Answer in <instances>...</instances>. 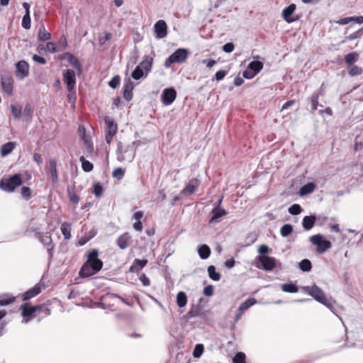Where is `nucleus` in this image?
I'll list each match as a JSON object with an SVG mask.
<instances>
[{
  "label": "nucleus",
  "mask_w": 363,
  "mask_h": 363,
  "mask_svg": "<svg viewBox=\"0 0 363 363\" xmlns=\"http://www.w3.org/2000/svg\"><path fill=\"white\" fill-rule=\"evenodd\" d=\"M61 232L66 240H69L71 238V226L67 223H64L60 227Z\"/></svg>",
  "instance_id": "nucleus-36"
},
{
  "label": "nucleus",
  "mask_w": 363,
  "mask_h": 363,
  "mask_svg": "<svg viewBox=\"0 0 363 363\" xmlns=\"http://www.w3.org/2000/svg\"><path fill=\"white\" fill-rule=\"evenodd\" d=\"M22 27L25 29H29L30 28V16L24 15L21 22Z\"/></svg>",
  "instance_id": "nucleus-53"
},
{
  "label": "nucleus",
  "mask_w": 363,
  "mask_h": 363,
  "mask_svg": "<svg viewBox=\"0 0 363 363\" xmlns=\"http://www.w3.org/2000/svg\"><path fill=\"white\" fill-rule=\"evenodd\" d=\"M250 70H252L255 75H257L263 68V63L260 61L254 60L249 63L247 67Z\"/></svg>",
  "instance_id": "nucleus-29"
},
{
  "label": "nucleus",
  "mask_w": 363,
  "mask_h": 363,
  "mask_svg": "<svg viewBox=\"0 0 363 363\" xmlns=\"http://www.w3.org/2000/svg\"><path fill=\"white\" fill-rule=\"evenodd\" d=\"M62 59L67 60V62L77 71L81 72L82 66L77 57L69 52L63 54Z\"/></svg>",
  "instance_id": "nucleus-16"
},
{
  "label": "nucleus",
  "mask_w": 363,
  "mask_h": 363,
  "mask_svg": "<svg viewBox=\"0 0 363 363\" xmlns=\"http://www.w3.org/2000/svg\"><path fill=\"white\" fill-rule=\"evenodd\" d=\"M112 37L111 33H105L104 36L99 37V42L100 45H104L106 43V42L108 41Z\"/></svg>",
  "instance_id": "nucleus-55"
},
{
  "label": "nucleus",
  "mask_w": 363,
  "mask_h": 363,
  "mask_svg": "<svg viewBox=\"0 0 363 363\" xmlns=\"http://www.w3.org/2000/svg\"><path fill=\"white\" fill-rule=\"evenodd\" d=\"M125 174V169L121 167H118L115 169L112 172V176L113 178H116L118 179H121Z\"/></svg>",
  "instance_id": "nucleus-49"
},
{
  "label": "nucleus",
  "mask_w": 363,
  "mask_h": 363,
  "mask_svg": "<svg viewBox=\"0 0 363 363\" xmlns=\"http://www.w3.org/2000/svg\"><path fill=\"white\" fill-rule=\"evenodd\" d=\"M153 59L150 56H145L143 62L139 65L143 70L145 72V75L151 70Z\"/></svg>",
  "instance_id": "nucleus-25"
},
{
  "label": "nucleus",
  "mask_w": 363,
  "mask_h": 363,
  "mask_svg": "<svg viewBox=\"0 0 363 363\" xmlns=\"http://www.w3.org/2000/svg\"><path fill=\"white\" fill-rule=\"evenodd\" d=\"M79 160L82 162V168L83 171H84L85 172H89L93 169L94 166L92 163L85 160L84 156H81Z\"/></svg>",
  "instance_id": "nucleus-37"
},
{
  "label": "nucleus",
  "mask_w": 363,
  "mask_h": 363,
  "mask_svg": "<svg viewBox=\"0 0 363 363\" xmlns=\"http://www.w3.org/2000/svg\"><path fill=\"white\" fill-rule=\"evenodd\" d=\"M15 147V142H8L2 145L0 150L1 156L6 157L8 155H9L13 151Z\"/></svg>",
  "instance_id": "nucleus-24"
},
{
  "label": "nucleus",
  "mask_w": 363,
  "mask_h": 363,
  "mask_svg": "<svg viewBox=\"0 0 363 363\" xmlns=\"http://www.w3.org/2000/svg\"><path fill=\"white\" fill-rule=\"evenodd\" d=\"M303 290L317 301L326 306L329 308H332L331 300L327 298L323 291L316 285L304 286Z\"/></svg>",
  "instance_id": "nucleus-2"
},
{
  "label": "nucleus",
  "mask_w": 363,
  "mask_h": 363,
  "mask_svg": "<svg viewBox=\"0 0 363 363\" xmlns=\"http://www.w3.org/2000/svg\"><path fill=\"white\" fill-rule=\"evenodd\" d=\"M203 294L206 296H211L213 294V288L211 285L205 286L203 289Z\"/></svg>",
  "instance_id": "nucleus-60"
},
{
  "label": "nucleus",
  "mask_w": 363,
  "mask_h": 363,
  "mask_svg": "<svg viewBox=\"0 0 363 363\" xmlns=\"http://www.w3.org/2000/svg\"><path fill=\"white\" fill-rule=\"evenodd\" d=\"M199 313L198 309L196 308L192 307L190 311L187 313V317L189 318H191L196 317Z\"/></svg>",
  "instance_id": "nucleus-64"
},
{
  "label": "nucleus",
  "mask_w": 363,
  "mask_h": 363,
  "mask_svg": "<svg viewBox=\"0 0 363 363\" xmlns=\"http://www.w3.org/2000/svg\"><path fill=\"white\" fill-rule=\"evenodd\" d=\"M139 280L141 281L143 286H148L150 285V281L149 278L145 274H143L140 276Z\"/></svg>",
  "instance_id": "nucleus-57"
},
{
  "label": "nucleus",
  "mask_w": 363,
  "mask_h": 363,
  "mask_svg": "<svg viewBox=\"0 0 363 363\" xmlns=\"http://www.w3.org/2000/svg\"><path fill=\"white\" fill-rule=\"evenodd\" d=\"M242 76L244 78L247 79H251L256 75L252 72V70H250L247 67V69L242 72Z\"/></svg>",
  "instance_id": "nucleus-56"
},
{
  "label": "nucleus",
  "mask_w": 363,
  "mask_h": 363,
  "mask_svg": "<svg viewBox=\"0 0 363 363\" xmlns=\"http://www.w3.org/2000/svg\"><path fill=\"white\" fill-rule=\"evenodd\" d=\"M189 51L185 48H179L175 50L164 62V66L169 68L174 63H183L186 61Z\"/></svg>",
  "instance_id": "nucleus-4"
},
{
  "label": "nucleus",
  "mask_w": 363,
  "mask_h": 363,
  "mask_svg": "<svg viewBox=\"0 0 363 363\" xmlns=\"http://www.w3.org/2000/svg\"><path fill=\"white\" fill-rule=\"evenodd\" d=\"M226 74H227V72L225 71H223V70L218 71L215 74V79L217 81H220L225 77Z\"/></svg>",
  "instance_id": "nucleus-61"
},
{
  "label": "nucleus",
  "mask_w": 363,
  "mask_h": 363,
  "mask_svg": "<svg viewBox=\"0 0 363 363\" xmlns=\"http://www.w3.org/2000/svg\"><path fill=\"white\" fill-rule=\"evenodd\" d=\"M363 72V69L355 65L349 66L348 74L351 77L360 75Z\"/></svg>",
  "instance_id": "nucleus-38"
},
{
  "label": "nucleus",
  "mask_w": 363,
  "mask_h": 363,
  "mask_svg": "<svg viewBox=\"0 0 363 363\" xmlns=\"http://www.w3.org/2000/svg\"><path fill=\"white\" fill-rule=\"evenodd\" d=\"M227 214V211L218 206H215L212 210V216L211 218L210 222L218 221V220L225 216Z\"/></svg>",
  "instance_id": "nucleus-20"
},
{
  "label": "nucleus",
  "mask_w": 363,
  "mask_h": 363,
  "mask_svg": "<svg viewBox=\"0 0 363 363\" xmlns=\"http://www.w3.org/2000/svg\"><path fill=\"white\" fill-rule=\"evenodd\" d=\"M257 303V300L254 298H250L247 299L245 302L242 303L239 308L238 311H240L241 313H244L245 311H247L250 307Z\"/></svg>",
  "instance_id": "nucleus-31"
},
{
  "label": "nucleus",
  "mask_w": 363,
  "mask_h": 363,
  "mask_svg": "<svg viewBox=\"0 0 363 363\" xmlns=\"http://www.w3.org/2000/svg\"><path fill=\"white\" fill-rule=\"evenodd\" d=\"M93 193L96 197L101 196L103 192V187L100 183H96L93 186Z\"/></svg>",
  "instance_id": "nucleus-52"
},
{
  "label": "nucleus",
  "mask_w": 363,
  "mask_h": 363,
  "mask_svg": "<svg viewBox=\"0 0 363 363\" xmlns=\"http://www.w3.org/2000/svg\"><path fill=\"white\" fill-rule=\"evenodd\" d=\"M41 291V288L39 284L34 286L33 288L30 289L27 291H26L23 295V300H28L33 297L36 296Z\"/></svg>",
  "instance_id": "nucleus-19"
},
{
  "label": "nucleus",
  "mask_w": 363,
  "mask_h": 363,
  "mask_svg": "<svg viewBox=\"0 0 363 363\" xmlns=\"http://www.w3.org/2000/svg\"><path fill=\"white\" fill-rule=\"evenodd\" d=\"M187 296L184 291H179L177 295V304L179 308H183L186 305Z\"/></svg>",
  "instance_id": "nucleus-32"
},
{
  "label": "nucleus",
  "mask_w": 363,
  "mask_h": 363,
  "mask_svg": "<svg viewBox=\"0 0 363 363\" xmlns=\"http://www.w3.org/2000/svg\"><path fill=\"white\" fill-rule=\"evenodd\" d=\"M315 217L314 216H306L303 218L302 221L303 227L305 230H311L315 223Z\"/></svg>",
  "instance_id": "nucleus-26"
},
{
  "label": "nucleus",
  "mask_w": 363,
  "mask_h": 363,
  "mask_svg": "<svg viewBox=\"0 0 363 363\" xmlns=\"http://www.w3.org/2000/svg\"><path fill=\"white\" fill-rule=\"evenodd\" d=\"M233 363H245V354L242 352L235 354L233 359Z\"/></svg>",
  "instance_id": "nucleus-48"
},
{
  "label": "nucleus",
  "mask_w": 363,
  "mask_h": 363,
  "mask_svg": "<svg viewBox=\"0 0 363 363\" xmlns=\"http://www.w3.org/2000/svg\"><path fill=\"white\" fill-rule=\"evenodd\" d=\"M147 264V259H135L134 263L130 266V271L132 272L141 270Z\"/></svg>",
  "instance_id": "nucleus-22"
},
{
  "label": "nucleus",
  "mask_w": 363,
  "mask_h": 363,
  "mask_svg": "<svg viewBox=\"0 0 363 363\" xmlns=\"http://www.w3.org/2000/svg\"><path fill=\"white\" fill-rule=\"evenodd\" d=\"M21 195L23 199L28 200L30 198V189L28 186H23L21 188Z\"/></svg>",
  "instance_id": "nucleus-54"
},
{
  "label": "nucleus",
  "mask_w": 363,
  "mask_h": 363,
  "mask_svg": "<svg viewBox=\"0 0 363 363\" xmlns=\"http://www.w3.org/2000/svg\"><path fill=\"white\" fill-rule=\"evenodd\" d=\"M234 48L233 43H227L223 46V50L225 52L230 53L233 51Z\"/></svg>",
  "instance_id": "nucleus-58"
},
{
  "label": "nucleus",
  "mask_w": 363,
  "mask_h": 363,
  "mask_svg": "<svg viewBox=\"0 0 363 363\" xmlns=\"http://www.w3.org/2000/svg\"><path fill=\"white\" fill-rule=\"evenodd\" d=\"M281 288L283 291L287 293H296L298 291V286L294 283L283 284Z\"/></svg>",
  "instance_id": "nucleus-33"
},
{
  "label": "nucleus",
  "mask_w": 363,
  "mask_h": 363,
  "mask_svg": "<svg viewBox=\"0 0 363 363\" xmlns=\"http://www.w3.org/2000/svg\"><path fill=\"white\" fill-rule=\"evenodd\" d=\"M16 76L17 78L23 79L29 74V65L25 60L18 61L16 64Z\"/></svg>",
  "instance_id": "nucleus-9"
},
{
  "label": "nucleus",
  "mask_w": 363,
  "mask_h": 363,
  "mask_svg": "<svg viewBox=\"0 0 363 363\" xmlns=\"http://www.w3.org/2000/svg\"><path fill=\"white\" fill-rule=\"evenodd\" d=\"M257 260L262 264V268L266 271H272L276 266V259L272 257L262 255L257 257Z\"/></svg>",
  "instance_id": "nucleus-10"
},
{
  "label": "nucleus",
  "mask_w": 363,
  "mask_h": 363,
  "mask_svg": "<svg viewBox=\"0 0 363 363\" xmlns=\"http://www.w3.org/2000/svg\"><path fill=\"white\" fill-rule=\"evenodd\" d=\"M133 88H134L133 82L130 79H128L124 84V85L123 86V90H128V91H132Z\"/></svg>",
  "instance_id": "nucleus-59"
},
{
  "label": "nucleus",
  "mask_w": 363,
  "mask_h": 363,
  "mask_svg": "<svg viewBox=\"0 0 363 363\" xmlns=\"http://www.w3.org/2000/svg\"><path fill=\"white\" fill-rule=\"evenodd\" d=\"M22 179L19 174H16L9 179H2L0 181V189L6 192H13L15 189L21 185Z\"/></svg>",
  "instance_id": "nucleus-3"
},
{
  "label": "nucleus",
  "mask_w": 363,
  "mask_h": 363,
  "mask_svg": "<svg viewBox=\"0 0 363 363\" xmlns=\"http://www.w3.org/2000/svg\"><path fill=\"white\" fill-rule=\"evenodd\" d=\"M131 76L134 79L138 80L145 76V72L143 70L140 65H138L133 71Z\"/></svg>",
  "instance_id": "nucleus-39"
},
{
  "label": "nucleus",
  "mask_w": 363,
  "mask_h": 363,
  "mask_svg": "<svg viewBox=\"0 0 363 363\" xmlns=\"http://www.w3.org/2000/svg\"><path fill=\"white\" fill-rule=\"evenodd\" d=\"M154 30L156 38L161 39L166 37L167 34V26L164 21L159 20L154 25Z\"/></svg>",
  "instance_id": "nucleus-11"
},
{
  "label": "nucleus",
  "mask_w": 363,
  "mask_h": 363,
  "mask_svg": "<svg viewBox=\"0 0 363 363\" xmlns=\"http://www.w3.org/2000/svg\"><path fill=\"white\" fill-rule=\"evenodd\" d=\"M288 211L290 214L296 216L301 213L302 208L299 204L294 203L289 208Z\"/></svg>",
  "instance_id": "nucleus-45"
},
{
  "label": "nucleus",
  "mask_w": 363,
  "mask_h": 363,
  "mask_svg": "<svg viewBox=\"0 0 363 363\" xmlns=\"http://www.w3.org/2000/svg\"><path fill=\"white\" fill-rule=\"evenodd\" d=\"M120 82H121V77L118 75H116L108 82V85L112 89H116L118 86Z\"/></svg>",
  "instance_id": "nucleus-51"
},
{
  "label": "nucleus",
  "mask_w": 363,
  "mask_h": 363,
  "mask_svg": "<svg viewBox=\"0 0 363 363\" xmlns=\"http://www.w3.org/2000/svg\"><path fill=\"white\" fill-rule=\"evenodd\" d=\"M32 58L35 62H38L41 65H45L46 63L45 59L38 55H33Z\"/></svg>",
  "instance_id": "nucleus-62"
},
{
  "label": "nucleus",
  "mask_w": 363,
  "mask_h": 363,
  "mask_svg": "<svg viewBox=\"0 0 363 363\" xmlns=\"http://www.w3.org/2000/svg\"><path fill=\"white\" fill-rule=\"evenodd\" d=\"M296 9V5L291 4L282 11V17L287 23H292L296 21L291 16Z\"/></svg>",
  "instance_id": "nucleus-14"
},
{
  "label": "nucleus",
  "mask_w": 363,
  "mask_h": 363,
  "mask_svg": "<svg viewBox=\"0 0 363 363\" xmlns=\"http://www.w3.org/2000/svg\"><path fill=\"white\" fill-rule=\"evenodd\" d=\"M1 86L3 91L8 95H12L13 89V81L11 77L3 78L1 80Z\"/></svg>",
  "instance_id": "nucleus-17"
},
{
  "label": "nucleus",
  "mask_w": 363,
  "mask_h": 363,
  "mask_svg": "<svg viewBox=\"0 0 363 363\" xmlns=\"http://www.w3.org/2000/svg\"><path fill=\"white\" fill-rule=\"evenodd\" d=\"M199 181L196 179H191L186 184L185 188L182 190V193L184 194H192L196 188L199 186Z\"/></svg>",
  "instance_id": "nucleus-18"
},
{
  "label": "nucleus",
  "mask_w": 363,
  "mask_h": 363,
  "mask_svg": "<svg viewBox=\"0 0 363 363\" xmlns=\"http://www.w3.org/2000/svg\"><path fill=\"white\" fill-rule=\"evenodd\" d=\"M315 189V184L313 182H308L302 186L299 190L301 196H306L312 193Z\"/></svg>",
  "instance_id": "nucleus-27"
},
{
  "label": "nucleus",
  "mask_w": 363,
  "mask_h": 363,
  "mask_svg": "<svg viewBox=\"0 0 363 363\" xmlns=\"http://www.w3.org/2000/svg\"><path fill=\"white\" fill-rule=\"evenodd\" d=\"M46 48L51 53H54L57 51L56 45L52 42L48 43Z\"/></svg>",
  "instance_id": "nucleus-63"
},
{
  "label": "nucleus",
  "mask_w": 363,
  "mask_h": 363,
  "mask_svg": "<svg viewBox=\"0 0 363 363\" xmlns=\"http://www.w3.org/2000/svg\"><path fill=\"white\" fill-rule=\"evenodd\" d=\"M51 38V34L45 30L44 24H40L38 30V39L41 41H46Z\"/></svg>",
  "instance_id": "nucleus-30"
},
{
  "label": "nucleus",
  "mask_w": 363,
  "mask_h": 363,
  "mask_svg": "<svg viewBox=\"0 0 363 363\" xmlns=\"http://www.w3.org/2000/svg\"><path fill=\"white\" fill-rule=\"evenodd\" d=\"M68 196L70 201L75 205H77L79 201L78 196L76 194L73 189H68L67 190Z\"/></svg>",
  "instance_id": "nucleus-47"
},
{
  "label": "nucleus",
  "mask_w": 363,
  "mask_h": 363,
  "mask_svg": "<svg viewBox=\"0 0 363 363\" xmlns=\"http://www.w3.org/2000/svg\"><path fill=\"white\" fill-rule=\"evenodd\" d=\"M311 243L316 247V252L322 254L331 247V242L323 238V235L317 234L309 238Z\"/></svg>",
  "instance_id": "nucleus-6"
},
{
  "label": "nucleus",
  "mask_w": 363,
  "mask_h": 363,
  "mask_svg": "<svg viewBox=\"0 0 363 363\" xmlns=\"http://www.w3.org/2000/svg\"><path fill=\"white\" fill-rule=\"evenodd\" d=\"M104 122L106 124V142L110 145L113 136L117 133L118 127L115 121L109 117H106Z\"/></svg>",
  "instance_id": "nucleus-7"
},
{
  "label": "nucleus",
  "mask_w": 363,
  "mask_h": 363,
  "mask_svg": "<svg viewBox=\"0 0 363 363\" xmlns=\"http://www.w3.org/2000/svg\"><path fill=\"white\" fill-rule=\"evenodd\" d=\"M362 29H359V30L352 33L350 35L347 36L345 38V39L342 41V43H345L348 40H353L354 39L359 38L362 36Z\"/></svg>",
  "instance_id": "nucleus-44"
},
{
  "label": "nucleus",
  "mask_w": 363,
  "mask_h": 363,
  "mask_svg": "<svg viewBox=\"0 0 363 363\" xmlns=\"http://www.w3.org/2000/svg\"><path fill=\"white\" fill-rule=\"evenodd\" d=\"M204 347L202 344L196 345L194 350L193 351V356L195 358H199L201 356L203 352Z\"/></svg>",
  "instance_id": "nucleus-46"
},
{
  "label": "nucleus",
  "mask_w": 363,
  "mask_h": 363,
  "mask_svg": "<svg viewBox=\"0 0 363 363\" xmlns=\"http://www.w3.org/2000/svg\"><path fill=\"white\" fill-rule=\"evenodd\" d=\"M63 80L67 85V91L72 92L76 84L74 71L70 69H67L63 74Z\"/></svg>",
  "instance_id": "nucleus-8"
},
{
  "label": "nucleus",
  "mask_w": 363,
  "mask_h": 363,
  "mask_svg": "<svg viewBox=\"0 0 363 363\" xmlns=\"http://www.w3.org/2000/svg\"><path fill=\"white\" fill-rule=\"evenodd\" d=\"M117 245L119 248L124 250L126 249L132 242L130 235L128 233H123L117 239Z\"/></svg>",
  "instance_id": "nucleus-15"
},
{
  "label": "nucleus",
  "mask_w": 363,
  "mask_h": 363,
  "mask_svg": "<svg viewBox=\"0 0 363 363\" xmlns=\"http://www.w3.org/2000/svg\"><path fill=\"white\" fill-rule=\"evenodd\" d=\"M359 54L356 52H352L347 54L345 56V61L346 64L349 66L352 65L354 62H356L358 59Z\"/></svg>",
  "instance_id": "nucleus-34"
},
{
  "label": "nucleus",
  "mask_w": 363,
  "mask_h": 363,
  "mask_svg": "<svg viewBox=\"0 0 363 363\" xmlns=\"http://www.w3.org/2000/svg\"><path fill=\"white\" fill-rule=\"evenodd\" d=\"M50 165V174L52 178V181L53 184H56L58 182V175L57 171V163L55 160H50L49 161Z\"/></svg>",
  "instance_id": "nucleus-21"
},
{
  "label": "nucleus",
  "mask_w": 363,
  "mask_h": 363,
  "mask_svg": "<svg viewBox=\"0 0 363 363\" xmlns=\"http://www.w3.org/2000/svg\"><path fill=\"white\" fill-rule=\"evenodd\" d=\"M208 273L210 279L213 281H218L220 279V274L216 272V267L213 265H211L208 267Z\"/></svg>",
  "instance_id": "nucleus-35"
},
{
  "label": "nucleus",
  "mask_w": 363,
  "mask_h": 363,
  "mask_svg": "<svg viewBox=\"0 0 363 363\" xmlns=\"http://www.w3.org/2000/svg\"><path fill=\"white\" fill-rule=\"evenodd\" d=\"M40 240L45 246H47L48 252L50 255V258L52 257L53 245H52V239L48 235H40Z\"/></svg>",
  "instance_id": "nucleus-23"
},
{
  "label": "nucleus",
  "mask_w": 363,
  "mask_h": 363,
  "mask_svg": "<svg viewBox=\"0 0 363 363\" xmlns=\"http://www.w3.org/2000/svg\"><path fill=\"white\" fill-rule=\"evenodd\" d=\"M177 96V92L174 88H167L162 91V99L164 104L169 105L173 103Z\"/></svg>",
  "instance_id": "nucleus-13"
},
{
  "label": "nucleus",
  "mask_w": 363,
  "mask_h": 363,
  "mask_svg": "<svg viewBox=\"0 0 363 363\" xmlns=\"http://www.w3.org/2000/svg\"><path fill=\"white\" fill-rule=\"evenodd\" d=\"M99 252L96 249L91 250L87 255L86 261L82 266L79 276L83 278L91 277L98 273L103 267V262L98 258Z\"/></svg>",
  "instance_id": "nucleus-1"
},
{
  "label": "nucleus",
  "mask_w": 363,
  "mask_h": 363,
  "mask_svg": "<svg viewBox=\"0 0 363 363\" xmlns=\"http://www.w3.org/2000/svg\"><path fill=\"white\" fill-rule=\"evenodd\" d=\"M293 231V226L291 224H284L280 229L281 235L284 238L289 235Z\"/></svg>",
  "instance_id": "nucleus-43"
},
{
  "label": "nucleus",
  "mask_w": 363,
  "mask_h": 363,
  "mask_svg": "<svg viewBox=\"0 0 363 363\" xmlns=\"http://www.w3.org/2000/svg\"><path fill=\"white\" fill-rule=\"evenodd\" d=\"M11 110L16 119H19L21 117L22 108L21 106L12 104L11 105Z\"/></svg>",
  "instance_id": "nucleus-41"
},
{
  "label": "nucleus",
  "mask_w": 363,
  "mask_h": 363,
  "mask_svg": "<svg viewBox=\"0 0 363 363\" xmlns=\"http://www.w3.org/2000/svg\"><path fill=\"white\" fill-rule=\"evenodd\" d=\"M363 148V140L361 136H357L354 140V151H360Z\"/></svg>",
  "instance_id": "nucleus-50"
},
{
  "label": "nucleus",
  "mask_w": 363,
  "mask_h": 363,
  "mask_svg": "<svg viewBox=\"0 0 363 363\" xmlns=\"http://www.w3.org/2000/svg\"><path fill=\"white\" fill-rule=\"evenodd\" d=\"M135 157V151L132 146L128 145L124 149L121 143H118L117 148V160L119 162H131Z\"/></svg>",
  "instance_id": "nucleus-5"
},
{
  "label": "nucleus",
  "mask_w": 363,
  "mask_h": 363,
  "mask_svg": "<svg viewBox=\"0 0 363 363\" xmlns=\"http://www.w3.org/2000/svg\"><path fill=\"white\" fill-rule=\"evenodd\" d=\"M36 306H31L27 303H24L21 306V315L23 317L22 320L23 323H28L30 320L33 314L36 311Z\"/></svg>",
  "instance_id": "nucleus-12"
},
{
  "label": "nucleus",
  "mask_w": 363,
  "mask_h": 363,
  "mask_svg": "<svg viewBox=\"0 0 363 363\" xmlns=\"http://www.w3.org/2000/svg\"><path fill=\"white\" fill-rule=\"evenodd\" d=\"M198 253L201 259H206L211 255V249L207 245L203 244L198 248Z\"/></svg>",
  "instance_id": "nucleus-28"
},
{
  "label": "nucleus",
  "mask_w": 363,
  "mask_h": 363,
  "mask_svg": "<svg viewBox=\"0 0 363 363\" xmlns=\"http://www.w3.org/2000/svg\"><path fill=\"white\" fill-rule=\"evenodd\" d=\"M299 268L303 272H310L312 267L311 262L309 259H304L298 264Z\"/></svg>",
  "instance_id": "nucleus-40"
},
{
  "label": "nucleus",
  "mask_w": 363,
  "mask_h": 363,
  "mask_svg": "<svg viewBox=\"0 0 363 363\" xmlns=\"http://www.w3.org/2000/svg\"><path fill=\"white\" fill-rule=\"evenodd\" d=\"M318 99H319V94H312L311 96L309 98V100L311 101V112H314L318 106Z\"/></svg>",
  "instance_id": "nucleus-42"
}]
</instances>
